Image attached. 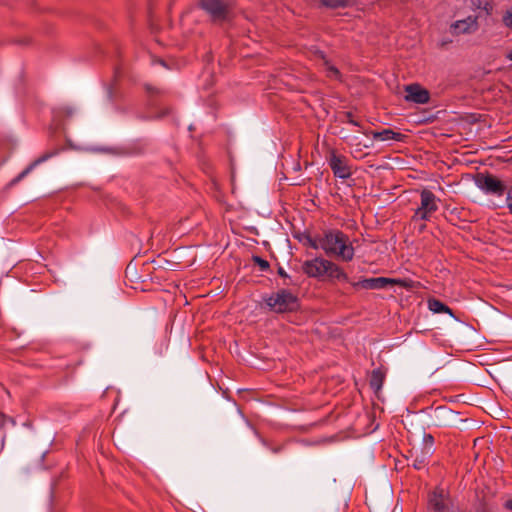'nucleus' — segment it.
Masks as SVG:
<instances>
[{"label":"nucleus","instance_id":"obj_1","mask_svg":"<svg viewBox=\"0 0 512 512\" xmlns=\"http://www.w3.org/2000/svg\"><path fill=\"white\" fill-rule=\"evenodd\" d=\"M323 251L327 256H334L345 262L353 260L355 254L348 235L338 229L323 231Z\"/></svg>","mask_w":512,"mask_h":512},{"label":"nucleus","instance_id":"obj_2","mask_svg":"<svg viewBox=\"0 0 512 512\" xmlns=\"http://www.w3.org/2000/svg\"><path fill=\"white\" fill-rule=\"evenodd\" d=\"M302 270L310 278L322 279L326 276L331 280L349 281L347 273L338 264L323 257L304 261Z\"/></svg>","mask_w":512,"mask_h":512},{"label":"nucleus","instance_id":"obj_3","mask_svg":"<svg viewBox=\"0 0 512 512\" xmlns=\"http://www.w3.org/2000/svg\"><path fill=\"white\" fill-rule=\"evenodd\" d=\"M270 311L275 313L294 312L299 308V299L288 289H280L263 298Z\"/></svg>","mask_w":512,"mask_h":512},{"label":"nucleus","instance_id":"obj_4","mask_svg":"<svg viewBox=\"0 0 512 512\" xmlns=\"http://www.w3.org/2000/svg\"><path fill=\"white\" fill-rule=\"evenodd\" d=\"M475 184L479 189L487 194H492L495 196H503L505 193L507 194L506 204L507 208L512 212V195L511 190H507L506 185L503 181L498 179L496 176L492 174H483L479 173L475 177Z\"/></svg>","mask_w":512,"mask_h":512},{"label":"nucleus","instance_id":"obj_5","mask_svg":"<svg viewBox=\"0 0 512 512\" xmlns=\"http://www.w3.org/2000/svg\"><path fill=\"white\" fill-rule=\"evenodd\" d=\"M440 199L429 189L420 191V205L415 209L412 216L413 221H429L432 215L438 211Z\"/></svg>","mask_w":512,"mask_h":512},{"label":"nucleus","instance_id":"obj_6","mask_svg":"<svg viewBox=\"0 0 512 512\" xmlns=\"http://www.w3.org/2000/svg\"><path fill=\"white\" fill-rule=\"evenodd\" d=\"M351 285L354 288H362L366 290H381L395 285L407 287L405 280L388 277L364 278L357 282H352Z\"/></svg>","mask_w":512,"mask_h":512},{"label":"nucleus","instance_id":"obj_7","mask_svg":"<svg viewBox=\"0 0 512 512\" xmlns=\"http://www.w3.org/2000/svg\"><path fill=\"white\" fill-rule=\"evenodd\" d=\"M327 162L335 177L340 179H348L352 175L348 158L339 154L335 149H331L327 156Z\"/></svg>","mask_w":512,"mask_h":512},{"label":"nucleus","instance_id":"obj_8","mask_svg":"<svg viewBox=\"0 0 512 512\" xmlns=\"http://www.w3.org/2000/svg\"><path fill=\"white\" fill-rule=\"evenodd\" d=\"M199 5L214 21L224 20L230 9L224 0H199Z\"/></svg>","mask_w":512,"mask_h":512},{"label":"nucleus","instance_id":"obj_9","mask_svg":"<svg viewBox=\"0 0 512 512\" xmlns=\"http://www.w3.org/2000/svg\"><path fill=\"white\" fill-rule=\"evenodd\" d=\"M406 96L405 99L409 102L417 104H426L430 100L429 91L422 88L417 83L409 84L405 87Z\"/></svg>","mask_w":512,"mask_h":512},{"label":"nucleus","instance_id":"obj_10","mask_svg":"<svg viewBox=\"0 0 512 512\" xmlns=\"http://www.w3.org/2000/svg\"><path fill=\"white\" fill-rule=\"evenodd\" d=\"M449 493L441 487H436L428 496V504L436 512H444L447 509Z\"/></svg>","mask_w":512,"mask_h":512},{"label":"nucleus","instance_id":"obj_11","mask_svg":"<svg viewBox=\"0 0 512 512\" xmlns=\"http://www.w3.org/2000/svg\"><path fill=\"white\" fill-rule=\"evenodd\" d=\"M478 28L477 17L468 16L465 19L454 22L451 27V33L454 35L471 33Z\"/></svg>","mask_w":512,"mask_h":512},{"label":"nucleus","instance_id":"obj_12","mask_svg":"<svg viewBox=\"0 0 512 512\" xmlns=\"http://www.w3.org/2000/svg\"><path fill=\"white\" fill-rule=\"evenodd\" d=\"M52 155H53L52 153H46V154L38 157L37 159H35L20 174H18L15 178H13L10 181L9 186H15L16 184H18L29 173H31L35 169V167H37L39 164H41V163L45 162L46 160H48L50 157H52Z\"/></svg>","mask_w":512,"mask_h":512},{"label":"nucleus","instance_id":"obj_13","mask_svg":"<svg viewBox=\"0 0 512 512\" xmlns=\"http://www.w3.org/2000/svg\"><path fill=\"white\" fill-rule=\"evenodd\" d=\"M371 135L375 140H379V141L393 140L396 142H402V141H404V138H405L404 134H402L400 132H396L389 128L383 129L382 131H372Z\"/></svg>","mask_w":512,"mask_h":512},{"label":"nucleus","instance_id":"obj_14","mask_svg":"<svg viewBox=\"0 0 512 512\" xmlns=\"http://www.w3.org/2000/svg\"><path fill=\"white\" fill-rule=\"evenodd\" d=\"M385 379V374L381 369H375L372 371L371 377H370V387L375 391L378 392L381 390L383 383Z\"/></svg>","mask_w":512,"mask_h":512},{"label":"nucleus","instance_id":"obj_15","mask_svg":"<svg viewBox=\"0 0 512 512\" xmlns=\"http://www.w3.org/2000/svg\"><path fill=\"white\" fill-rule=\"evenodd\" d=\"M428 308L434 313H447L453 315L452 309L436 298L428 300Z\"/></svg>","mask_w":512,"mask_h":512},{"label":"nucleus","instance_id":"obj_16","mask_svg":"<svg viewBox=\"0 0 512 512\" xmlns=\"http://www.w3.org/2000/svg\"><path fill=\"white\" fill-rule=\"evenodd\" d=\"M435 439L432 434L425 433L423 436V449L422 453L424 456H430L434 452Z\"/></svg>","mask_w":512,"mask_h":512},{"label":"nucleus","instance_id":"obj_17","mask_svg":"<svg viewBox=\"0 0 512 512\" xmlns=\"http://www.w3.org/2000/svg\"><path fill=\"white\" fill-rule=\"evenodd\" d=\"M306 244L313 249H322L323 250V233L317 234L315 236L306 235L305 236Z\"/></svg>","mask_w":512,"mask_h":512},{"label":"nucleus","instance_id":"obj_18","mask_svg":"<svg viewBox=\"0 0 512 512\" xmlns=\"http://www.w3.org/2000/svg\"><path fill=\"white\" fill-rule=\"evenodd\" d=\"M324 67H325V72H326V76L328 78H331V79H340V71L338 70V68H336L334 65H332L329 61L325 60L324 61Z\"/></svg>","mask_w":512,"mask_h":512},{"label":"nucleus","instance_id":"obj_19","mask_svg":"<svg viewBox=\"0 0 512 512\" xmlns=\"http://www.w3.org/2000/svg\"><path fill=\"white\" fill-rule=\"evenodd\" d=\"M473 4L478 8L485 11L487 15L491 14L493 10V5L490 1L485 0L484 2L478 0L477 2L473 0Z\"/></svg>","mask_w":512,"mask_h":512},{"label":"nucleus","instance_id":"obj_20","mask_svg":"<svg viewBox=\"0 0 512 512\" xmlns=\"http://www.w3.org/2000/svg\"><path fill=\"white\" fill-rule=\"evenodd\" d=\"M253 262L260 267L262 271L269 269V262L259 256H253Z\"/></svg>","mask_w":512,"mask_h":512},{"label":"nucleus","instance_id":"obj_21","mask_svg":"<svg viewBox=\"0 0 512 512\" xmlns=\"http://www.w3.org/2000/svg\"><path fill=\"white\" fill-rule=\"evenodd\" d=\"M321 2L323 5L331 8L342 6V0H321Z\"/></svg>","mask_w":512,"mask_h":512},{"label":"nucleus","instance_id":"obj_22","mask_svg":"<svg viewBox=\"0 0 512 512\" xmlns=\"http://www.w3.org/2000/svg\"><path fill=\"white\" fill-rule=\"evenodd\" d=\"M345 118H346L347 123L352 124L357 127H361V124L357 120L354 119V116L351 112H346Z\"/></svg>","mask_w":512,"mask_h":512},{"label":"nucleus","instance_id":"obj_23","mask_svg":"<svg viewBox=\"0 0 512 512\" xmlns=\"http://www.w3.org/2000/svg\"><path fill=\"white\" fill-rule=\"evenodd\" d=\"M426 464H427V462H426L425 456L423 455V457H422L421 459L416 458V459L414 460L413 466H414V468H415V469L420 470V469H422Z\"/></svg>","mask_w":512,"mask_h":512},{"label":"nucleus","instance_id":"obj_24","mask_svg":"<svg viewBox=\"0 0 512 512\" xmlns=\"http://www.w3.org/2000/svg\"><path fill=\"white\" fill-rule=\"evenodd\" d=\"M503 21L507 27H512V11H506Z\"/></svg>","mask_w":512,"mask_h":512},{"label":"nucleus","instance_id":"obj_25","mask_svg":"<svg viewBox=\"0 0 512 512\" xmlns=\"http://www.w3.org/2000/svg\"><path fill=\"white\" fill-rule=\"evenodd\" d=\"M262 443L267 446L273 453H279L283 450V446L282 445H278V446H271L269 445L265 440H262Z\"/></svg>","mask_w":512,"mask_h":512},{"label":"nucleus","instance_id":"obj_26","mask_svg":"<svg viewBox=\"0 0 512 512\" xmlns=\"http://www.w3.org/2000/svg\"><path fill=\"white\" fill-rule=\"evenodd\" d=\"M146 91L149 93V94H160V90L157 89V88H153L151 87L150 85H146Z\"/></svg>","mask_w":512,"mask_h":512},{"label":"nucleus","instance_id":"obj_27","mask_svg":"<svg viewBox=\"0 0 512 512\" xmlns=\"http://www.w3.org/2000/svg\"><path fill=\"white\" fill-rule=\"evenodd\" d=\"M504 507L507 509V510H512V499H507L504 503Z\"/></svg>","mask_w":512,"mask_h":512},{"label":"nucleus","instance_id":"obj_28","mask_svg":"<svg viewBox=\"0 0 512 512\" xmlns=\"http://www.w3.org/2000/svg\"><path fill=\"white\" fill-rule=\"evenodd\" d=\"M278 274L281 276V277H288V274L286 273V271L282 268V267H279L278 269Z\"/></svg>","mask_w":512,"mask_h":512},{"label":"nucleus","instance_id":"obj_29","mask_svg":"<svg viewBox=\"0 0 512 512\" xmlns=\"http://www.w3.org/2000/svg\"><path fill=\"white\" fill-rule=\"evenodd\" d=\"M506 57L510 60H512V52L507 53Z\"/></svg>","mask_w":512,"mask_h":512},{"label":"nucleus","instance_id":"obj_30","mask_svg":"<svg viewBox=\"0 0 512 512\" xmlns=\"http://www.w3.org/2000/svg\"><path fill=\"white\" fill-rule=\"evenodd\" d=\"M142 151H143V148H139V149L137 150V153H141Z\"/></svg>","mask_w":512,"mask_h":512}]
</instances>
